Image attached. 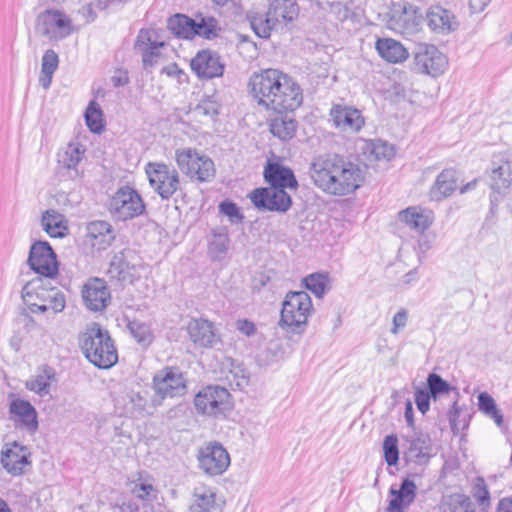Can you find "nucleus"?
<instances>
[{"label": "nucleus", "mask_w": 512, "mask_h": 512, "mask_svg": "<svg viewBox=\"0 0 512 512\" xmlns=\"http://www.w3.org/2000/svg\"><path fill=\"white\" fill-rule=\"evenodd\" d=\"M30 453L25 446L14 442L11 446L6 444L1 451V464L3 468L14 476L21 475L24 467L30 465Z\"/></svg>", "instance_id": "nucleus-27"}, {"label": "nucleus", "mask_w": 512, "mask_h": 512, "mask_svg": "<svg viewBox=\"0 0 512 512\" xmlns=\"http://www.w3.org/2000/svg\"><path fill=\"white\" fill-rule=\"evenodd\" d=\"M87 237L93 248L105 250L115 239L112 226L106 221H93L87 226Z\"/></svg>", "instance_id": "nucleus-33"}, {"label": "nucleus", "mask_w": 512, "mask_h": 512, "mask_svg": "<svg viewBox=\"0 0 512 512\" xmlns=\"http://www.w3.org/2000/svg\"><path fill=\"white\" fill-rule=\"evenodd\" d=\"M199 467L208 475L223 474L230 465V456L219 442H209L198 451Z\"/></svg>", "instance_id": "nucleus-17"}, {"label": "nucleus", "mask_w": 512, "mask_h": 512, "mask_svg": "<svg viewBox=\"0 0 512 512\" xmlns=\"http://www.w3.org/2000/svg\"><path fill=\"white\" fill-rule=\"evenodd\" d=\"M83 151L79 145L69 144L63 154H59L58 164L67 170H76L77 165L81 161Z\"/></svg>", "instance_id": "nucleus-48"}, {"label": "nucleus", "mask_w": 512, "mask_h": 512, "mask_svg": "<svg viewBox=\"0 0 512 512\" xmlns=\"http://www.w3.org/2000/svg\"><path fill=\"white\" fill-rule=\"evenodd\" d=\"M418 8L408 2L393 3L389 12L388 26L391 30L409 34L418 30L420 17Z\"/></svg>", "instance_id": "nucleus-19"}, {"label": "nucleus", "mask_w": 512, "mask_h": 512, "mask_svg": "<svg viewBox=\"0 0 512 512\" xmlns=\"http://www.w3.org/2000/svg\"><path fill=\"white\" fill-rule=\"evenodd\" d=\"M82 298L88 310L98 312L108 306L111 295L104 280L92 278L83 286Z\"/></svg>", "instance_id": "nucleus-25"}, {"label": "nucleus", "mask_w": 512, "mask_h": 512, "mask_svg": "<svg viewBox=\"0 0 512 512\" xmlns=\"http://www.w3.org/2000/svg\"><path fill=\"white\" fill-rule=\"evenodd\" d=\"M312 310V300L306 291H290L282 303L279 326L287 333L300 335Z\"/></svg>", "instance_id": "nucleus-4"}, {"label": "nucleus", "mask_w": 512, "mask_h": 512, "mask_svg": "<svg viewBox=\"0 0 512 512\" xmlns=\"http://www.w3.org/2000/svg\"><path fill=\"white\" fill-rule=\"evenodd\" d=\"M277 73L280 70L272 68L254 72L248 82L250 95L259 106L267 110H273V102L278 101L275 95L272 96L278 83Z\"/></svg>", "instance_id": "nucleus-10"}, {"label": "nucleus", "mask_w": 512, "mask_h": 512, "mask_svg": "<svg viewBox=\"0 0 512 512\" xmlns=\"http://www.w3.org/2000/svg\"><path fill=\"white\" fill-rule=\"evenodd\" d=\"M127 328L132 337L143 348H147L153 342L154 336L150 326L147 323L141 322L139 320H129L127 323Z\"/></svg>", "instance_id": "nucleus-42"}, {"label": "nucleus", "mask_w": 512, "mask_h": 512, "mask_svg": "<svg viewBox=\"0 0 512 512\" xmlns=\"http://www.w3.org/2000/svg\"><path fill=\"white\" fill-rule=\"evenodd\" d=\"M303 286L317 298H322L327 291L329 276L327 273H312L302 280Z\"/></svg>", "instance_id": "nucleus-46"}, {"label": "nucleus", "mask_w": 512, "mask_h": 512, "mask_svg": "<svg viewBox=\"0 0 512 512\" xmlns=\"http://www.w3.org/2000/svg\"><path fill=\"white\" fill-rule=\"evenodd\" d=\"M364 153L376 161L389 160L394 155V149L386 142L376 139L365 142Z\"/></svg>", "instance_id": "nucleus-47"}, {"label": "nucleus", "mask_w": 512, "mask_h": 512, "mask_svg": "<svg viewBox=\"0 0 512 512\" xmlns=\"http://www.w3.org/2000/svg\"><path fill=\"white\" fill-rule=\"evenodd\" d=\"M403 457L407 463L425 466L433 456L432 440L427 433L414 432L403 437Z\"/></svg>", "instance_id": "nucleus-18"}, {"label": "nucleus", "mask_w": 512, "mask_h": 512, "mask_svg": "<svg viewBox=\"0 0 512 512\" xmlns=\"http://www.w3.org/2000/svg\"><path fill=\"white\" fill-rule=\"evenodd\" d=\"M309 172L316 187L337 196L354 192L363 181L361 168L335 153L315 157L310 164Z\"/></svg>", "instance_id": "nucleus-1"}, {"label": "nucleus", "mask_w": 512, "mask_h": 512, "mask_svg": "<svg viewBox=\"0 0 512 512\" xmlns=\"http://www.w3.org/2000/svg\"><path fill=\"white\" fill-rule=\"evenodd\" d=\"M187 332L190 340L201 348H212L220 341L214 324L203 318L191 319L187 326Z\"/></svg>", "instance_id": "nucleus-28"}, {"label": "nucleus", "mask_w": 512, "mask_h": 512, "mask_svg": "<svg viewBox=\"0 0 512 512\" xmlns=\"http://www.w3.org/2000/svg\"><path fill=\"white\" fill-rule=\"evenodd\" d=\"M425 389L430 393L433 400H437L439 397L449 394L450 392H454L456 399L459 397L457 388L451 386L439 374L434 372L428 374Z\"/></svg>", "instance_id": "nucleus-40"}, {"label": "nucleus", "mask_w": 512, "mask_h": 512, "mask_svg": "<svg viewBox=\"0 0 512 512\" xmlns=\"http://www.w3.org/2000/svg\"><path fill=\"white\" fill-rule=\"evenodd\" d=\"M230 248V238L226 227H218L211 230V238L208 241V255L213 261H221L225 258Z\"/></svg>", "instance_id": "nucleus-37"}, {"label": "nucleus", "mask_w": 512, "mask_h": 512, "mask_svg": "<svg viewBox=\"0 0 512 512\" xmlns=\"http://www.w3.org/2000/svg\"><path fill=\"white\" fill-rule=\"evenodd\" d=\"M154 388L161 398H174L186 393V382L181 372L174 368H166L164 375L154 377Z\"/></svg>", "instance_id": "nucleus-26"}, {"label": "nucleus", "mask_w": 512, "mask_h": 512, "mask_svg": "<svg viewBox=\"0 0 512 512\" xmlns=\"http://www.w3.org/2000/svg\"><path fill=\"white\" fill-rule=\"evenodd\" d=\"M130 403L132 405V410L135 412H143L146 408L147 400L140 395V393H131L130 394Z\"/></svg>", "instance_id": "nucleus-60"}, {"label": "nucleus", "mask_w": 512, "mask_h": 512, "mask_svg": "<svg viewBox=\"0 0 512 512\" xmlns=\"http://www.w3.org/2000/svg\"><path fill=\"white\" fill-rule=\"evenodd\" d=\"M9 414L10 419L17 428L25 429L30 433L38 430V413L35 407L28 401L16 397V394H9Z\"/></svg>", "instance_id": "nucleus-20"}, {"label": "nucleus", "mask_w": 512, "mask_h": 512, "mask_svg": "<svg viewBox=\"0 0 512 512\" xmlns=\"http://www.w3.org/2000/svg\"><path fill=\"white\" fill-rule=\"evenodd\" d=\"M46 282L48 281L42 277H36L23 286L21 294L35 297L39 302L47 304L54 314L60 313L66 306L65 295L57 287L49 286Z\"/></svg>", "instance_id": "nucleus-14"}, {"label": "nucleus", "mask_w": 512, "mask_h": 512, "mask_svg": "<svg viewBox=\"0 0 512 512\" xmlns=\"http://www.w3.org/2000/svg\"><path fill=\"white\" fill-rule=\"evenodd\" d=\"M441 512H475L473 503L465 494H452L441 505Z\"/></svg>", "instance_id": "nucleus-41"}, {"label": "nucleus", "mask_w": 512, "mask_h": 512, "mask_svg": "<svg viewBox=\"0 0 512 512\" xmlns=\"http://www.w3.org/2000/svg\"><path fill=\"white\" fill-rule=\"evenodd\" d=\"M167 28L175 37L185 40H192L196 36L212 40L218 36L220 31L218 21L212 16L201 17L198 22L181 13L168 18Z\"/></svg>", "instance_id": "nucleus-5"}, {"label": "nucleus", "mask_w": 512, "mask_h": 512, "mask_svg": "<svg viewBox=\"0 0 512 512\" xmlns=\"http://www.w3.org/2000/svg\"><path fill=\"white\" fill-rule=\"evenodd\" d=\"M264 181L268 187L284 190H297L299 183L293 170L279 162L268 160L263 171Z\"/></svg>", "instance_id": "nucleus-24"}, {"label": "nucleus", "mask_w": 512, "mask_h": 512, "mask_svg": "<svg viewBox=\"0 0 512 512\" xmlns=\"http://www.w3.org/2000/svg\"><path fill=\"white\" fill-rule=\"evenodd\" d=\"M432 396L425 388H416L414 392V400L417 409L424 415L430 409V400Z\"/></svg>", "instance_id": "nucleus-56"}, {"label": "nucleus", "mask_w": 512, "mask_h": 512, "mask_svg": "<svg viewBox=\"0 0 512 512\" xmlns=\"http://www.w3.org/2000/svg\"><path fill=\"white\" fill-rule=\"evenodd\" d=\"M237 329L246 336H252L256 332L255 324L247 319L238 320Z\"/></svg>", "instance_id": "nucleus-62"}, {"label": "nucleus", "mask_w": 512, "mask_h": 512, "mask_svg": "<svg viewBox=\"0 0 512 512\" xmlns=\"http://www.w3.org/2000/svg\"><path fill=\"white\" fill-rule=\"evenodd\" d=\"M219 104L211 98H205L196 106V111L205 116H216L219 114Z\"/></svg>", "instance_id": "nucleus-57"}, {"label": "nucleus", "mask_w": 512, "mask_h": 512, "mask_svg": "<svg viewBox=\"0 0 512 512\" xmlns=\"http://www.w3.org/2000/svg\"><path fill=\"white\" fill-rule=\"evenodd\" d=\"M219 212L227 216L231 223H240L244 219L237 204L230 200H224L219 204Z\"/></svg>", "instance_id": "nucleus-52"}, {"label": "nucleus", "mask_w": 512, "mask_h": 512, "mask_svg": "<svg viewBox=\"0 0 512 512\" xmlns=\"http://www.w3.org/2000/svg\"><path fill=\"white\" fill-rule=\"evenodd\" d=\"M194 405L202 415H225L231 409V395L224 387L207 386L196 394Z\"/></svg>", "instance_id": "nucleus-8"}, {"label": "nucleus", "mask_w": 512, "mask_h": 512, "mask_svg": "<svg viewBox=\"0 0 512 512\" xmlns=\"http://www.w3.org/2000/svg\"><path fill=\"white\" fill-rule=\"evenodd\" d=\"M165 42H153L151 46L142 48V62L145 69L153 67L160 56L159 48L164 47Z\"/></svg>", "instance_id": "nucleus-51"}, {"label": "nucleus", "mask_w": 512, "mask_h": 512, "mask_svg": "<svg viewBox=\"0 0 512 512\" xmlns=\"http://www.w3.org/2000/svg\"><path fill=\"white\" fill-rule=\"evenodd\" d=\"M248 197L259 211L286 213L293 204L292 197L286 191L270 187L255 188Z\"/></svg>", "instance_id": "nucleus-13"}, {"label": "nucleus", "mask_w": 512, "mask_h": 512, "mask_svg": "<svg viewBox=\"0 0 512 512\" xmlns=\"http://www.w3.org/2000/svg\"><path fill=\"white\" fill-rule=\"evenodd\" d=\"M109 209L118 220L126 221L141 215L145 204L135 189L123 186L111 198Z\"/></svg>", "instance_id": "nucleus-12"}, {"label": "nucleus", "mask_w": 512, "mask_h": 512, "mask_svg": "<svg viewBox=\"0 0 512 512\" xmlns=\"http://www.w3.org/2000/svg\"><path fill=\"white\" fill-rule=\"evenodd\" d=\"M496 512H512V497H504L499 500Z\"/></svg>", "instance_id": "nucleus-63"}, {"label": "nucleus", "mask_w": 512, "mask_h": 512, "mask_svg": "<svg viewBox=\"0 0 512 512\" xmlns=\"http://www.w3.org/2000/svg\"><path fill=\"white\" fill-rule=\"evenodd\" d=\"M41 225L44 231L52 238H63L68 234L67 219L56 210L49 209L43 212Z\"/></svg>", "instance_id": "nucleus-36"}, {"label": "nucleus", "mask_w": 512, "mask_h": 512, "mask_svg": "<svg viewBox=\"0 0 512 512\" xmlns=\"http://www.w3.org/2000/svg\"><path fill=\"white\" fill-rule=\"evenodd\" d=\"M399 220L418 233L427 230L434 221V213L420 206L408 207L399 212Z\"/></svg>", "instance_id": "nucleus-31"}, {"label": "nucleus", "mask_w": 512, "mask_h": 512, "mask_svg": "<svg viewBox=\"0 0 512 512\" xmlns=\"http://www.w3.org/2000/svg\"><path fill=\"white\" fill-rule=\"evenodd\" d=\"M217 509L216 492L214 488L198 485L194 488L190 512H212Z\"/></svg>", "instance_id": "nucleus-34"}, {"label": "nucleus", "mask_w": 512, "mask_h": 512, "mask_svg": "<svg viewBox=\"0 0 512 512\" xmlns=\"http://www.w3.org/2000/svg\"><path fill=\"white\" fill-rule=\"evenodd\" d=\"M156 489L152 484L148 483H139L136 484L133 489L132 493L140 500L143 501H152L156 498Z\"/></svg>", "instance_id": "nucleus-55"}, {"label": "nucleus", "mask_w": 512, "mask_h": 512, "mask_svg": "<svg viewBox=\"0 0 512 512\" xmlns=\"http://www.w3.org/2000/svg\"><path fill=\"white\" fill-rule=\"evenodd\" d=\"M447 57L432 44H419L414 51V69L422 74L437 77L444 73Z\"/></svg>", "instance_id": "nucleus-15"}, {"label": "nucleus", "mask_w": 512, "mask_h": 512, "mask_svg": "<svg viewBox=\"0 0 512 512\" xmlns=\"http://www.w3.org/2000/svg\"><path fill=\"white\" fill-rule=\"evenodd\" d=\"M191 70L199 79L209 80L221 77L225 70V64L221 56L210 49L198 51L190 62Z\"/></svg>", "instance_id": "nucleus-22"}, {"label": "nucleus", "mask_w": 512, "mask_h": 512, "mask_svg": "<svg viewBox=\"0 0 512 512\" xmlns=\"http://www.w3.org/2000/svg\"><path fill=\"white\" fill-rule=\"evenodd\" d=\"M478 407L482 413L493 419L498 427L503 426V414L497 408L496 402L490 394L487 392H481L478 395Z\"/></svg>", "instance_id": "nucleus-43"}, {"label": "nucleus", "mask_w": 512, "mask_h": 512, "mask_svg": "<svg viewBox=\"0 0 512 512\" xmlns=\"http://www.w3.org/2000/svg\"><path fill=\"white\" fill-rule=\"evenodd\" d=\"M176 162L179 169L192 180L210 182L216 175L213 160L195 149L177 150Z\"/></svg>", "instance_id": "nucleus-6"}, {"label": "nucleus", "mask_w": 512, "mask_h": 512, "mask_svg": "<svg viewBox=\"0 0 512 512\" xmlns=\"http://www.w3.org/2000/svg\"><path fill=\"white\" fill-rule=\"evenodd\" d=\"M330 117L335 128L343 133L356 134L365 125L362 112L348 105H333L330 110Z\"/></svg>", "instance_id": "nucleus-23"}, {"label": "nucleus", "mask_w": 512, "mask_h": 512, "mask_svg": "<svg viewBox=\"0 0 512 512\" xmlns=\"http://www.w3.org/2000/svg\"><path fill=\"white\" fill-rule=\"evenodd\" d=\"M152 34L153 32L150 30L141 29L135 41V48L142 49L151 46L153 42H157L156 40H153Z\"/></svg>", "instance_id": "nucleus-59"}, {"label": "nucleus", "mask_w": 512, "mask_h": 512, "mask_svg": "<svg viewBox=\"0 0 512 512\" xmlns=\"http://www.w3.org/2000/svg\"><path fill=\"white\" fill-rule=\"evenodd\" d=\"M269 122V129L273 136L281 141L291 140L297 131V121L285 113H277Z\"/></svg>", "instance_id": "nucleus-38"}, {"label": "nucleus", "mask_w": 512, "mask_h": 512, "mask_svg": "<svg viewBox=\"0 0 512 512\" xmlns=\"http://www.w3.org/2000/svg\"><path fill=\"white\" fill-rule=\"evenodd\" d=\"M486 181L492 191L506 194L512 185V161L505 155H494Z\"/></svg>", "instance_id": "nucleus-21"}, {"label": "nucleus", "mask_w": 512, "mask_h": 512, "mask_svg": "<svg viewBox=\"0 0 512 512\" xmlns=\"http://www.w3.org/2000/svg\"><path fill=\"white\" fill-rule=\"evenodd\" d=\"M406 322H407V312L404 309H401L393 317V328L391 329V332L393 334H397L398 330L400 328H403L406 326Z\"/></svg>", "instance_id": "nucleus-61"}, {"label": "nucleus", "mask_w": 512, "mask_h": 512, "mask_svg": "<svg viewBox=\"0 0 512 512\" xmlns=\"http://www.w3.org/2000/svg\"><path fill=\"white\" fill-rule=\"evenodd\" d=\"M55 378V372L50 366H45L41 374L34 379L27 381L26 387L35 393L43 396L49 393L50 380Z\"/></svg>", "instance_id": "nucleus-45"}, {"label": "nucleus", "mask_w": 512, "mask_h": 512, "mask_svg": "<svg viewBox=\"0 0 512 512\" xmlns=\"http://www.w3.org/2000/svg\"><path fill=\"white\" fill-rule=\"evenodd\" d=\"M461 412H462V410L458 405V398H457L453 402L452 408L448 412L449 423H450L451 429L454 433L459 432L460 429L465 428L467 425L465 419H463V421H461L459 419Z\"/></svg>", "instance_id": "nucleus-53"}, {"label": "nucleus", "mask_w": 512, "mask_h": 512, "mask_svg": "<svg viewBox=\"0 0 512 512\" xmlns=\"http://www.w3.org/2000/svg\"><path fill=\"white\" fill-rule=\"evenodd\" d=\"M375 48L381 58L389 63H401L409 56L407 49L402 43L392 38L378 39Z\"/></svg>", "instance_id": "nucleus-35"}, {"label": "nucleus", "mask_w": 512, "mask_h": 512, "mask_svg": "<svg viewBox=\"0 0 512 512\" xmlns=\"http://www.w3.org/2000/svg\"><path fill=\"white\" fill-rule=\"evenodd\" d=\"M22 295L23 301L28 306L29 310L32 313H45L51 310L50 307H47V304L39 302L35 297H28L26 295Z\"/></svg>", "instance_id": "nucleus-58"}, {"label": "nucleus", "mask_w": 512, "mask_h": 512, "mask_svg": "<svg viewBox=\"0 0 512 512\" xmlns=\"http://www.w3.org/2000/svg\"><path fill=\"white\" fill-rule=\"evenodd\" d=\"M384 459L388 466H395L399 461L398 437L395 434L387 435L383 440Z\"/></svg>", "instance_id": "nucleus-49"}, {"label": "nucleus", "mask_w": 512, "mask_h": 512, "mask_svg": "<svg viewBox=\"0 0 512 512\" xmlns=\"http://www.w3.org/2000/svg\"><path fill=\"white\" fill-rule=\"evenodd\" d=\"M458 186L457 171L453 168L444 169L430 188L429 195L433 201H441L456 190Z\"/></svg>", "instance_id": "nucleus-32"}, {"label": "nucleus", "mask_w": 512, "mask_h": 512, "mask_svg": "<svg viewBox=\"0 0 512 512\" xmlns=\"http://www.w3.org/2000/svg\"><path fill=\"white\" fill-rule=\"evenodd\" d=\"M389 494L393 496L390 499L386 512H405V508L410 506L416 498L417 486L409 478L402 479L399 489L390 488Z\"/></svg>", "instance_id": "nucleus-30"}, {"label": "nucleus", "mask_w": 512, "mask_h": 512, "mask_svg": "<svg viewBox=\"0 0 512 512\" xmlns=\"http://www.w3.org/2000/svg\"><path fill=\"white\" fill-rule=\"evenodd\" d=\"M299 13L300 7L297 0H270L264 15L251 16L249 19L255 34L260 38L267 39L272 30H282L294 22Z\"/></svg>", "instance_id": "nucleus-3"}, {"label": "nucleus", "mask_w": 512, "mask_h": 512, "mask_svg": "<svg viewBox=\"0 0 512 512\" xmlns=\"http://www.w3.org/2000/svg\"><path fill=\"white\" fill-rule=\"evenodd\" d=\"M150 186L161 197L169 200L180 188L178 171L165 163H148L145 168Z\"/></svg>", "instance_id": "nucleus-7"}, {"label": "nucleus", "mask_w": 512, "mask_h": 512, "mask_svg": "<svg viewBox=\"0 0 512 512\" xmlns=\"http://www.w3.org/2000/svg\"><path fill=\"white\" fill-rule=\"evenodd\" d=\"M472 494L478 502L479 506H481L483 509H486L490 506V492L484 478L477 477L475 479V483L472 488Z\"/></svg>", "instance_id": "nucleus-50"}, {"label": "nucleus", "mask_w": 512, "mask_h": 512, "mask_svg": "<svg viewBox=\"0 0 512 512\" xmlns=\"http://www.w3.org/2000/svg\"><path fill=\"white\" fill-rule=\"evenodd\" d=\"M426 18L429 28L443 35H447L459 27L454 13L439 5L431 6L427 11Z\"/></svg>", "instance_id": "nucleus-29"}, {"label": "nucleus", "mask_w": 512, "mask_h": 512, "mask_svg": "<svg viewBox=\"0 0 512 512\" xmlns=\"http://www.w3.org/2000/svg\"><path fill=\"white\" fill-rule=\"evenodd\" d=\"M84 117L86 125L91 132L99 134L104 130L103 112L95 100L89 102Z\"/></svg>", "instance_id": "nucleus-44"}, {"label": "nucleus", "mask_w": 512, "mask_h": 512, "mask_svg": "<svg viewBox=\"0 0 512 512\" xmlns=\"http://www.w3.org/2000/svg\"><path fill=\"white\" fill-rule=\"evenodd\" d=\"M277 87L274 89L278 101L273 102V111L276 113L293 112L303 103V92L300 85L288 74L277 73Z\"/></svg>", "instance_id": "nucleus-9"}, {"label": "nucleus", "mask_w": 512, "mask_h": 512, "mask_svg": "<svg viewBox=\"0 0 512 512\" xmlns=\"http://www.w3.org/2000/svg\"><path fill=\"white\" fill-rule=\"evenodd\" d=\"M119 512H139L140 507L135 501H126L118 506Z\"/></svg>", "instance_id": "nucleus-64"}, {"label": "nucleus", "mask_w": 512, "mask_h": 512, "mask_svg": "<svg viewBox=\"0 0 512 512\" xmlns=\"http://www.w3.org/2000/svg\"><path fill=\"white\" fill-rule=\"evenodd\" d=\"M79 347L87 360L100 369H108L118 361L117 349L108 330L93 322L78 338Z\"/></svg>", "instance_id": "nucleus-2"}, {"label": "nucleus", "mask_w": 512, "mask_h": 512, "mask_svg": "<svg viewBox=\"0 0 512 512\" xmlns=\"http://www.w3.org/2000/svg\"><path fill=\"white\" fill-rule=\"evenodd\" d=\"M135 266L126 261L123 252L115 254L110 262L108 274L122 283H132Z\"/></svg>", "instance_id": "nucleus-39"}, {"label": "nucleus", "mask_w": 512, "mask_h": 512, "mask_svg": "<svg viewBox=\"0 0 512 512\" xmlns=\"http://www.w3.org/2000/svg\"><path fill=\"white\" fill-rule=\"evenodd\" d=\"M27 263L38 277L52 279L58 275L59 264L56 253L47 241H35L29 251Z\"/></svg>", "instance_id": "nucleus-11"}, {"label": "nucleus", "mask_w": 512, "mask_h": 512, "mask_svg": "<svg viewBox=\"0 0 512 512\" xmlns=\"http://www.w3.org/2000/svg\"><path fill=\"white\" fill-rule=\"evenodd\" d=\"M58 65V54L52 49L46 50L42 57L41 72H48L54 74L58 68Z\"/></svg>", "instance_id": "nucleus-54"}, {"label": "nucleus", "mask_w": 512, "mask_h": 512, "mask_svg": "<svg viewBox=\"0 0 512 512\" xmlns=\"http://www.w3.org/2000/svg\"><path fill=\"white\" fill-rule=\"evenodd\" d=\"M36 29L49 39H62L73 32L70 18L55 9H47L38 15Z\"/></svg>", "instance_id": "nucleus-16"}]
</instances>
